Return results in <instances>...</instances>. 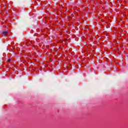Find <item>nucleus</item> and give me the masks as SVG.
I'll return each mask as SVG.
<instances>
[{
  "label": "nucleus",
  "mask_w": 128,
  "mask_h": 128,
  "mask_svg": "<svg viewBox=\"0 0 128 128\" xmlns=\"http://www.w3.org/2000/svg\"><path fill=\"white\" fill-rule=\"evenodd\" d=\"M2 36H8V32L4 31V32H2Z\"/></svg>",
  "instance_id": "f257e3e1"
},
{
  "label": "nucleus",
  "mask_w": 128,
  "mask_h": 128,
  "mask_svg": "<svg viewBox=\"0 0 128 128\" xmlns=\"http://www.w3.org/2000/svg\"><path fill=\"white\" fill-rule=\"evenodd\" d=\"M8 62H10V59H8Z\"/></svg>",
  "instance_id": "f03ea898"
}]
</instances>
